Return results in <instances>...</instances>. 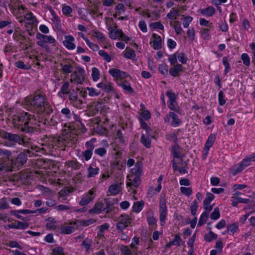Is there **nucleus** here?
Here are the masks:
<instances>
[{
  "label": "nucleus",
  "instance_id": "nucleus-1",
  "mask_svg": "<svg viewBox=\"0 0 255 255\" xmlns=\"http://www.w3.org/2000/svg\"><path fill=\"white\" fill-rule=\"evenodd\" d=\"M12 121L15 128L25 133L31 134L40 132L41 122L33 115L21 113L13 116Z\"/></svg>",
  "mask_w": 255,
  "mask_h": 255
},
{
  "label": "nucleus",
  "instance_id": "nucleus-2",
  "mask_svg": "<svg viewBox=\"0 0 255 255\" xmlns=\"http://www.w3.org/2000/svg\"><path fill=\"white\" fill-rule=\"evenodd\" d=\"M27 105L30 111L44 117V124L47 123L50 124L51 122L50 125H54L53 122V116L50 117L53 110L46 101L45 95L41 94L35 95L28 101Z\"/></svg>",
  "mask_w": 255,
  "mask_h": 255
},
{
  "label": "nucleus",
  "instance_id": "nucleus-3",
  "mask_svg": "<svg viewBox=\"0 0 255 255\" xmlns=\"http://www.w3.org/2000/svg\"><path fill=\"white\" fill-rule=\"evenodd\" d=\"M0 137L6 141L4 142V145L7 147H15L17 144L22 145L27 148L24 151L29 154L33 155L34 151L37 152L39 148L33 144L30 138L26 135H19L17 133H12L0 130Z\"/></svg>",
  "mask_w": 255,
  "mask_h": 255
},
{
  "label": "nucleus",
  "instance_id": "nucleus-4",
  "mask_svg": "<svg viewBox=\"0 0 255 255\" xmlns=\"http://www.w3.org/2000/svg\"><path fill=\"white\" fill-rule=\"evenodd\" d=\"M56 140H57V138L48 136L47 135H44L39 140V143L45 146V147L43 149L46 150V147L49 151H51L55 146H57V141Z\"/></svg>",
  "mask_w": 255,
  "mask_h": 255
},
{
  "label": "nucleus",
  "instance_id": "nucleus-5",
  "mask_svg": "<svg viewBox=\"0 0 255 255\" xmlns=\"http://www.w3.org/2000/svg\"><path fill=\"white\" fill-rule=\"evenodd\" d=\"M132 219L127 214L120 215L118 219L116 224V229L119 232H123L131 223Z\"/></svg>",
  "mask_w": 255,
  "mask_h": 255
},
{
  "label": "nucleus",
  "instance_id": "nucleus-6",
  "mask_svg": "<svg viewBox=\"0 0 255 255\" xmlns=\"http://www.w3.org/2000/svg\"><path fill=\"white\" fill-rule=\"evenodd\" d=\"M167 214V209L166 200L164 198H161L159 202V219L162 226L165 223Z\"/></svg>",
  "mask_w": 255,
  "mask_h": 255
},
{
  "label": "nucleus",
  "instance_id": "nucleus-7",
  "mask_svg": "<svg viewBox=\"0 0 255 255\" xmlns=\"http://www.w3.org/2000/svg\"><path fill=\"white\" fill-rule=\"evenodd\" d=\"M57 146L71 147L73 145L76 144L77 139L75 138H71L68 136L64 137H59L57 138Z\"/></svg>",
  "mask_w": 255,
  "mask_h": 255
},
{
  "label": "nucleus",
  "instance_id": "nucleus-8",
  "mask_svg": "<svg viewBox=\"0 0 255 255\" xmlns=\"http://www.w3.org/2000/svg\"><path fill=\"white\" fill-rule=\"evenodd\" d=\"M36 37L39 40L37 42V44L41 47H44V43L53 44L55 42V39L52 36L44 35L40 33H37Z\"/></svg>",
  "mask_w": 255,
  "mask_h": 255
},
{
  "label": "nucleus",
  "instance_id": "nucleus-9",
  "mask_svg": "<svg viewBox=\"0 0 255 255\" xmlns=\"http://www.w3.org/2000/svg\"><path fill=\"white\" fill-rule=\"evenodd\" d=\"M77 71L74 72L71 75V77H74V82L82 84L85 80V70L83 68H76Z\"/></svg>",
  "mask_w": 255,
  "mask_h": 255
},
{
  "label": "nucleus",
  "instance_id": "nucleus-10",
  "mask_svg": "<svg viewBox=\"0 0 255 255\" xmlns=\"http://www.w3.org/2000/svg\"><path fill=\"white\" fill-rule=\"evenodd\" d=\"M96 194L93 189L90 190L88 193L85 195L79 202L81 206H85L88 204L95 198Z\"/></svg>",
  "mask_w": 255,
  "mask_h": 255
},
{
  "label": "nucleus",
  "instance_id": "nucleus-11",
  "mask_svg": "<svg viewBox=\"0 0 255 255\" xmlns=\"http://www.w3.org/2000/svg\"><path fill=\"white\" fill-rule=\"evenodd\" d=\"M104 201L106 206V207L104 206V211L108 214L114 210V205L117 202L118 199L117 198H105Z\"/></svg>",
  "mask_w": 255,
  "mask_h": 255
},
{
  "label": "nucleus",
  "instance_id": "nucleus-12",
  "mask_svg": "<svg viewBox=\"0 0 255 255\" xmlns=\"http://www.w3.org/2000/svg\"><path fill=\"white\" fill-rule=\"evenodd\" d=\"M9 158H0V175L10 170Z\"/></svg>",
  "mask_w": 255,
  "mask_h": 255
},
{
  "label": "nucleus",
  "instance_id": "nucleus-13",
  "mask_svg": "<svg viewBox=\"0 0 255 255\" xmlns=\"http://www.w3.org/2000/svg\"><path fill=\"white\" fill-rule=\"evenodd\" d=\"M74 38L72 35H66L65 36V40L63 43L64 45L69 50H73L75 48V44L73 42Z\"/></svg>",
  "mask_w": 255,
  "mask_h": 255
},
{
  "label": "nucleus",
  "instance_id": "nucleus-14",
  "mask_svg": "<svg viewBox=\"0 0 255 255\" xmlns=\"http://www.w3.org/2000/svg\"><path fill=\"white\" fill-rule=\"evenodd\" d=\"M88 112L89 115L92 116H95L102 109V104L99 102H94Z\"/></svg>",
  "mask_w": 255,
  "mask_h": 255
},
{
  "label": "nucleus",
  "instance_id": "nucleus-15",
  "mask_svg": "<svg viewBox=\"0 0 255 255\" xmlns=\"http://www.w3.org/2000/svg\"><path fill=\"white\" fill-rule=\"evenodd\" d=\"M183 71V67L181 64H176L169 69V74L173 77L179 76V73Z\"/></svg>",
  "mask_w": 255,
  "mask_h": 255
},
{
  "label": "nucleus",
  "instance_id": "nucleus-16",
  "mask_svg": "<svg viewBox=\"0 0 255 255\" xmlns=\"http://www.w3.org/2000/svg\"><path fill=\"white\" fill-rule=\"evenodd\" d=\"M11 9L12 10L13 12L16 14L23 13L26 10L25 6L20 4L19 3H16L12 5Z\"/></svg>",
  "mask_w": 255,
  "mask_h": 255
},
{
  "label": "nucleus",
  "instance_id": "nucleus-17",
  "mask_svg": "<svg viewBox=\"0 0 255 255\" xmlns=\"http://www.w3.org/2000/svg\"><path fill=\"white\" fill-rule=\"evenodd\" d=\"M154 40L153 41L152 47L155 50H158L161 48V38L160 36L157 35L155 33H153L152 35Z\"/></svg>",
  "mask_w": 255,
  "mask_h": 255
},
{
  "label": "nucleus",
  "instance_id": "nucleus-18",
  "mask_svg": "<svg viewBox=\"0 0 255 255\" xmlns=\"http://www.w3.org/2000/svg\"><path fill=\"white\" fill-rule=\"evenodd\" d=\"M67 168H71L73 170L79 169L82 165L76 160H68L65 163Z\"/></svg>",
  "mask_w": 255,
  "mask_h": 255
},
{
  "label": "nucleus",
  "instance_id": "nucleus-19",
  "mask_svg": "<svg viewBox=\"0 0 255 255\" xmlns=\"http://www.w3.org/2000/svg\"><path fill=\"white\" fill-rule=\"evenodd\" d=\"M104 211V204L98 203L95 204L94 207L88 211L90 214H100Z\"/></svg>",
  "mask_w": 255,
  "mask_h": 255
},
{
  "label": "nucleus",
  "instance_id": "nucleus-20",
  "mask_svg": "<svg viewBox=\"0 0 255 255\" xmlns=\"http://www.w3.org/2000/svg\"><path fill=\"white\" fill-rule=\"evenodd\" d=\"M99 168L96 167H93L92 165H90L88 168H87V177L88 178H91L92 177H94L96 175H97L99 172Z\"/></svg>",
  "mask_w": 255,
  "mask_h": 255
},
{
  "label": "nucleus",
  "instance_id": "nucleus-21",
  "mask_svg": "<svg viewBox=\"0 0 255 255\" xmlns=\"http://www.w3.org/2000/svg\"><path fill=\"white\" fill-rule=\"evenodd\" d=\"M97 86L102 88L105 92L109 93L114 91V88L112 87L111 83L101 82L97 84Z\"/></svg>",
  "mask_w": 255,
  "mask_h": 255
},
{
  "label": "nucleus",
  "instance_id": "nucleus-22",
  "mask_svg": "<svg viewBox=\"0 0 255 255\" xmlns=\"http://www.w3.org/2000/svg\"><path fill=\"white\" fill-rule=\"evenodd\" d=\"M170 116L172 119L171 125L172 127H177L181 124V121L175 113L170 112Z\"/></svg>",
  "mask_w": 255,
  "mask_h": 255
},
{
  "label": "nucleus",
  "instance_id": "nucleus-23",
  "mask_svg": "<svg viewBox=\"0 0 255 255\" xmlns=\"http://www.w3.org/2000/svg\"><path fill=\"white\" fill-rule=\"evenodd\" d=\"M215 140L216 135L213 133L210 134L205 143L204 150H209L210 148L213 145Z\"/></svg>",
  "mask_w": 255,
  "mask_h": 255
},
{
  "label": "nucleus",
  "instance_id": "nucleus-24",
  "mask_svg": "<svg viewBox=\"0 0 255 255\" xmlns=\"http://www.w3.org/2000/svg\"><path fill=\"white\" fill-rule=\"evenodd\" d=\"M121 183H118L111 185L109 187V192H110L111 194L113 195H116L118 194L119 193L120 189L121 188Z\"/></svg>",
  "mask_w": 255,
  "mask_h": 255
},
{
  "label": "nucleus",
  "instance_id": "nucleus-25",
  "mask_svg": "<svg viewBox=\"0 0 255 255\" xmlns=\"http://www.w3.org/2000/svg\"><path fill=\"white\" fill-rule=\"evenodd\" d=\"M200 12L202 15L211 16L215 13V9L212 6H208L206 8L201 9Z\"/></svg>",
  "mask_w": 255,
  "mask_h": 255
},
{
  "label": "nucleus",
  "instance_id": "nucleus-26",
  "mask_svg": "<svg viewBox=\"0 0 255 255\" xmlns=\"http://www.w3.org/2000/svg\"><path fill=\"white\" fill-rule=\"evenodd\" d=\"M117 83L119 86H121L125 91H127L128 93L131 94L134 92L133 89L131 87L130 85L127 83L126 81H117Z\"/></svg>",
  "mask_w": 255,
  "mask_h": 255
},
{
  "label": "nucleus",
  "instance_id": "nucleus-27",
  "mask_svg": "<svg viewBox=\"0 0 255 255\" xmlns=\"http://www.w3.org/2000/svg\"><path fill=\"white\" fill-rule=\"evenodd\" d=\"M24 19L26 23L29 24H35L37 22L36 18L31 12L26 13Z\"/></svg>",
  "mask_w": 255,
  "mask_h": 255
},
{
  "label": "nucleus",
  "instance_id": "nucleus-28",
  "mask_svg": "<svg viewBox=\"0 0 255 255\" xmlns=\"http://www.w3.org/2000/svg\"><path fill=\"white\" fill-rule=\"evenodd\" d=\"M27 160V154L25 152L20 153L17 156L16 161V162L21 164L23 165L26 163Z\"/></svg>",
  "mask_w": 255,
  "mask_h": 255
},
{
  "label": "nucleus",
  "instance_id": "nucleus-29",
  "mask_svg": "<svg viewBox=\"0 0 255 255\" xmlns=\"http://www.w3.org/2000/svg\"><path fill=\"white\" fill-rule=\"evenodd\" d=\"M140 142L146 148H149L151 146V140L149 137L146 136L144 133H142Z\"/></svg>",
  "mask_w": 255,
  "mask_h": 255
},
{
  "label": "nucleus",
  "instance_id": "nucleus-30",
  "mask_svg": "<svg viewBox=\"0 0 255 255\" xmlns=\"http://www.w3.org/2000/svg\"><path fill=\"white\" fill-rule=\"evenodd\" d=\"M60 65L62 66V70L65 74H69L72 72L73 70V66L69 62L66 64L61 63Z\"/></svg>",
  "mask_w": 255,
  "mask_h": 255
},
{
  "label": "nucleus",
  "instance_id": "nucleus-31",
  "mask_svg": "<svg viewBox=\"0 0 255 255\" xmlns=\"http://www.w3.org/2000/svg\"><path fill=\"white\" fill-rule=\"evenodd\" d=\"M141 166L142 164L140 162H136L135 167L131 170L132 173L134 174L135 176H139L140 177L142 172Z\"/></svg>",
  "mask_w": 255,
  "mask_h": 255
},
{
  "label": "nucleus",
  "instance_id": "nucleus-32",
  "mask_svg": "<svg viewBox=\"0 0 255 255\" xmlns=\"http://www.w3.org/2000/svg\"><path fill=\"white\" fill-rule=\"evenodd\" d=\"M56 222L54 218H48L47 220L46 227L49 229L55 230L56 229Z\"/></svg>",
  "mask_w": 255,
  "mask_h": 255
},
{
  "label": "nucleus",
  "instance_id": "nucleus-33",
  "mask_svg": "<svg viewBox=\"0 0 255 255\" xmlns=\"http://www.w3.org/2000/svg\"><path fill=\"white\" fill-rule=\"evenodd\" d=\"M172 168L174 171L178 170L181 174L187 173V170L186 169L187 167H178L177 163L175 162L174 160H172Z\"/></svg>",
  "mask_w": 255,
  "mask_h": 255
},
{
  "label": "nucleus",
  "instance_id": "nucleus-34",
  "mask_svg": "<svg viewBox=\"0 0 255 255\" xmlns=\"http://www.w3.org/2000/svg\"><path fill=\"white\" fill-rule=\"evenodd\" d=\"M147 221L148 222V225L151 227L150 228V230H153L156 229L157 226V220L154 217H153V216H148L147 217Z\"/></svg>",
  "mask_w": 255,
  "mask_h": 255
},
{
  "label": "nucleus",
  "instance_id": "nucleus-35",
  "mask_svg": "<svg viewBox=\"0 0 255 255\" xmlns=\"http://www.w3.org/2000/svg\"><path fill=\"white\" fill-rule=\"evenodd\" d=\"M144 203L141 202H135L132 207V210L134 212L139 213L143 208Z\"/></svg>",
  "mask_w": 255,
  "mask_h": 255
},
{
  "label": "nucleus",
  "instance_id": "nucleus-36",
  "mask_svg": "<svg viewBox=\"0 0 255 255\" xmlns=\"http://www.w3.org/2000/svg\"><path fill=\"white\" fill-rule=\"evenodd\" d=\"M244 169L240 163L236 164L231 168V173L232 175H235L241 172Z\"/></svg>",
  "mask_w": 255,
  "mask_h": 255
},
{
  "label": "nucleus",
  "instance_id": "nucleus-37",
  "mask_svg": "<svg viewBox=\"0 0 255 255\" xmlns=\"http://www.w3.org/2000/svg\"><path fill=\"white\" fill-rule=\"evenodd\" d=\"M208 212H206V211L204 212L200 216V218L198 222V226H202L204 224H205L207 221L208 218Z\"/></svg>",
  "mask_w": 255,
  "mask_h": 255
},
{
  "label": "nucleus",
  "instance_id": "nucleus-38",
  "mask_svg": "<svg viewBox=\"0 0 255 255\" xmlns=\"http://www.w3.org/2000/svg\"><path fill=\"white\" fill-rule=\"evenodd\" d=\"M69 83L68 82H65L64 83V84L62 85L60 88V91L59 92L58 95L60 96H61L60 94L61 93L63 94H68V92H69Z\"/></svg>",
  "mask_w": 255,
  "mask_h": 255
},
{
  "label": "nucleus",
  "instance_id": "nucleus-39",
  "mask_svg": "<svg viewBox=\"0 0 255 255\" xmlns=\"http://www.w3.org/2000/svg\"><path fill=\"white\" fill-rule=\"evenodd\" d=\"M96 141V139L95 138H93L90 140L87 141L85 143V146L87 148L86 150H90L93 152V150L95 148L94 143Z\"/></svg>",
  "mask_w": 255,
  "mask_h": 255
},
{
  "label": "nucleus",
  "instance_id": "nucleus-40",
  "mask_svg": "<svg viewBox=\"0 0 255 255\" xmlns=\"http://www.w3.org/2000/svg\"><path fill=\"white\" fill-rule=\"evenodd\" d=\"M217 238V235L210 231L207 234L205 235L204 239L208 242H211L213 240H216Z\"/></svg>",
  "mask_w": 255,
  "mask_h": 255
},
{
  "label": "nucleus",
  "instance_id": "nucleus-41",
  "mask_svg": "<svg viewBox=\"0 0 255 255\" xmlns=\"http://www.w3.org/2000/svg\"><path fill=\"white\" fill-rule=\"evenodd\" d=\"M140 177L139 176H135L132 179L131 182H128L127 186L129 187L133 185L135 187H137L140 183Z\"/></svg>",
  "mask_w": 255,
  "mask_h": 255
},
{
  "label": "nucleus",
  "instance_id": "nucleus-42",
  "mask_svg": "<svg viewBox=\"0 0 255 255\" xmlns=\"http://www.w3.org/2000/svg\"><path fill=\"white\" fill-rule=\"evenodd\" d=\"M70 104L73 107L78 109H82L83 104V101L80 99L79 98L77 99L73 100L70 102Z\"/></svg>",
  "mask_w": 255,
  "mask_h": 255
},
{
  "label": "nucleus",
  "instance_id": "nucleus-43",
  "mask_svg": "<svg viewBox=\"0 0 255 255\" xmlns=\"http://www.w3.org/2000/svg\"><path fill=\"white\" fill-rule=\"evenodd\" d=\"M78 222L80 223V225L81 226H88L90 225L94 224L96 222V220H95L94 219L91 218L86 220L78 221Z\"/></svg>",
  "mask_w": 255,
  "mask_h": 255
},
{
  "label": "nucleus",
  "instance_id": "nucleus-44",
  "mask_svg": "<svg viewBox=\"0 0 255 255\" xmlns=\"http://www.w3.org/2000/svg\"><path fill=\"white\" fill-rule=\"evenodd\" d=\"M215 198V196L211 193H207L206 194V198L203 202V205H206L207 204H210V202L213 200Z\"/></svg>",
  "mask_w": 255,
  "mask_h": 255
},
{
  "label": "nucleus",
  "instance_id": "nucleus-45",
  "mask_svg": "<svg viewBox=\"0 0 255 255\" xmlns=\"http://www.w3.org/2000/svg\"><path fill=\"white\" fill-rule=\"evenodd\" d=\"M81 154L85 160L87 161L91 158L93 152L86 149L85 151L82 152Z\"/></svg>",
  "mask_w": 255,
  "mask_h": 255
},
{
  "label": "nucleus",
  "instance_id": "nucleus-46",
  "mask_svg": "<svg viewBox=\"0 0 255 255\" xmlns=\"http://www.w3.org/2000/svg\"><path fill=\"white\" fill-rule=\"evenodd\" d=\"M198 207V203L197 200H195L193 201L192 204L191 205V214L193 216H195L196 215V211L197 210Z\"/></svg>",
  "mask_w": 255,
  "mask_h": 255
},
{
  "label": "nucleus",
  "instance_id": "nucleus-47",
  "mask_svg": "<svg viewBox=\"0 0 255 255\" xmlns=\"http://www.w3.org/2000/svg\"><path fill=\"white\" fill-rule=\"evenodd\" d=\"M220 217V210L218 207H216L214 209L213 212L210 215V218L212 220H217Z\"/></svg>",
  "mask_w": 255,
  "mask_h": 255
},
{
  "label": "nucleus",
  "instance_id": "nucleus-48",
  "mask_svg": "<svg viewBox=\"0 0 255 255\" xmlns=\"http://www.w3.org/2000/svg\"><path fill=\"white\" fill-rule=\"evenodd\" d=\"M68 94L69 96V100L70 101V102L79 98L77 93L76 91H75L74 89L70 90Z\"/></svg>",
  "mask_w": 255,
  "mask_h": 255
},
{
  "label": "nucleus",
  "instance_id": "nucleus-49",
  "mask_svg": "<svg viewBox=\"0 0 255 255\" xmlns=\"http://www.w3.org/2000/svg\"><path fill=\"white\" fill-rule=\"evenodd\" d=\"M223 63L225 66V69L224 70V74L226 75L229 71L231 70V67L228 61V58L226 57H224L223 58Z\"/></svg>",
  "mask_w": 255,
  "mask_h": 255
},
{
  "label": "nucleus",
  "instance_id": "nucleus-50",
  "mask_svg": "<svg viewBox=\"0 0 255 255\" xmlns=\"http://www.w3.org/2000/svg\"><path fill=\"white\" fill-rule=\"evenodd\" d=\"M15 65L18 68L28 70L30 68V66L28 64H25L22 61H18L15 63Z\"/></svg>",
  "mask_w": 255,
  "mask_h": 255
},
{
  "label": "nucleus",
  "instance_id": "nucleus-51",
  "mask_svg": "<svg viewBox=\"0 0 255 255\" xmlns=\"http://www.w3.org/2000/svg\"><path fill=\"white\" fill-rule=\"evenodd\" d=\"M134 51L131 49H129L126 51L124 53V57L128 59H133L135 57Z\"/></svg>",
  "mask_w": 255,
  "mask_h": 255
},
{
  "label": "nucleus",
  "instance_id": "nucleus-52",
  "mask_svg": "<svg viewBox=\"0 0 255 255\" xmlns=\"http://www.w3.org/2000/svg\"><path fill=\"white\" fill-rule=\"evenodd\" d=\"M238 230V224L237 223H234L231 224L227 228V233H230L234 234Z\"/></svg>",
  "mask_w": 255,
  "mask_h": 255
},
{
  "label": "nucleus",
  "instance_id": "nucleus-53",
  "mask_svg": "<svg viewBox=\"0 0 255 255\" xmlns=\"http://www.w3.org/2000/svg\"><path fill=\"white\" fill-rule=\"evenodd\" d=\"M92 77L94 81H97L99 79V71L96 67H93L92 69Z\"/></svg>",
  "mask_w": 255,
  "mask_h": 255
},
{
  "label": "nucleus",
  "instance_id": "nucleus-54",
  "mask_svg": "<svg viewBox=\"0 0 255 255\" xmlns=\"http://www.w3.org/2000/svg\"><path fill=\"white\" fill-rule=\"evenodd\" d=\"M92 241L88 238L85 239L82 242V245L84 246L86 251H88L92 247Z\"/></svg>",
  "mask_w": 255,
  "mask_h": 255
},
{
  "label": "nucleus",
  "instance_id": "nucleus-55",
  "mask_svg": "<svg viewBox=\"0 0 255 255\" xmlns=\"http://www.w3.org/2000/svg\"><path fill=\"white\" fill-rule=\"evenodd\" d=\"M94 36L102 42H105L106 40V38L104 35L98 31H94Z\"/></svg>",
  "mask_w": 255,
  "mask_h": 255
},
{
  "label": "nucleus",
  "instance_id": "nucleus-56",
  "mask_svg": "<svg viewBox=\"0 0 255 255\" xmlns=\"http://www.w3.org/2000/svg\"><path fill=\"white\" fill-rule=\"evenodd\" d=\"M177 56L179 61L182 64H185L187 62L188 58L184 53L181 52L177 55Z\"/></svg>",
  "mask_w": 255,
  "mask_h": 255
},
{
  "label": "nucleus",
  "instance_id": "nucleus-57",
  "mask_svg": "<svg viewBox=\"0 0 255 255\" xmlns=\"http://www.w3.org/2000/svg\"><path fill=\"white\" fill-rule=\"evenodd\" d=\"M241 59L245 65L249 66L250 65V58L247 53H243L241 55Z\"/></svg>",
  "mask_w": 255,
  "mask_h": 255
},
{
  "label": "nucleus",
  "instance_id": "nucleus-58",
  "mask_svg": "<svg viewBox=\"0 0 255 255\" xmlns=\"http://www.w3.org/2000/svg\"><path fill=\"white\" fill-rule=\"evenodd\" d=\"M62 12L63 14L67 16H71L70 14L72 12V9L70 6L66 5L62 7Z\"/></svg>",
  "mask_w": 255,
  "mask_h": 255
},
{
  "label": "nucleus",
  "instance_id": "nucleus-59",
  "mask_svg": "<svg viewBox=\"0 0 255 255\" xmlns=\"http://www.w3.org/2000/svg\"><path fill=\"white\" fill-rule=\"evenodd\" d=\"M180 189L182 194L187 196H189L192 193V190L190 187H181Z\"/></svg>",
  "mask_w": 255,
  "mask_h": 255
},
{
  "label": "nucleus",
  "instance_id": "nucleus-60",
  "mask_svg": "<svg viewBox=\"0 0 255 255\" xmlns=\"http://www.w3.org/2000/svg\"><path fill=\"white\" fill-rule=\"evenodd\" d=\"M61 230L62 233L69 234L72 233L74 231V228L71 226H65L63 227L61 229Z\"/></svg>",
  "mask_w": 255,
  "mask_h": 255
},
{
  "label": "nucleus",
  "instance_id": "nucleus-61",
  "mask_svg": "<svg viewBox=\"0 0 255 255\" xmlns=\"http://www.w3.org/2000/svg\"><path fill=\"white\" fill-rule=\"evenodd\" d=\"M87 90L89 91V95L90 96L94 97V96H98L100 94V91H97L94 88H89L87 87Z\"/></svg>",
  "mask_w": 255,
  "mask_h": 255
},
{
  "label": "nucleus",
  "instance_id": "nucleus-62",
  "mask_svg": "<svg viewBox=\"0 0 255 255\" xmlns=\"http://www.w3.org/2000/svg\"><path fill=\"white\" fill-rule=\"evenodd\" d=\"M179 10H176L175 8L173 7L171 11L167 14V17L171 19H173L174 17L178 15Z\"/></svg>",
  "mask_w": 255,
  "mask_h": 255
},
{
  "label": "nucleus",
  "instance_id": "nucleus-63",
  "mask_svg": "<svg viewBox=\"0 0 255 255\" xmlns=\"http://www.w3.org/2000/svg\"><path fill=\"white\" fill-rule=\"evenodd\" d=\"M159 71L161 74L166 75L168 74L167 65L165 64H161L158 67Z\"/></svg>",
  "mask_w": 255,
  "mask_h": 255
},
{
  "label": "nucleus",
  "instance_id": "nucleus-64",
  "mask_svg": "<svg viewBox=\"0 0 255 255\" xmlns=\"http://www.w3.org/2000/svg\"><path fill=\"white\" fill-rule=\"evenodd\" d=\"M121 252L125 255H132L131 251L130 250V249L128 248V246L123 245L121 247Z\"/></svg>",
  "mask_w": 255,
  "mask_h": 255
}]
</instances>
